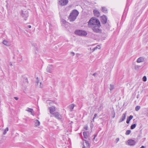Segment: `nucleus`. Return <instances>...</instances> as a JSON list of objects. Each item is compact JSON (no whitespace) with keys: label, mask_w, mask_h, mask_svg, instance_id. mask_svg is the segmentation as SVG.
<instances>
[{"label":"nucleus","mask_w":148,"mask_h":148,"mask_svg":"<svg viewBox=\"0 0 148 148\" xmlns=\"http://www.w3.org/2000/svg\"><path fill=\"white\" fill-rule=\"evenodd\" d=\"M101 24L99 21L94 17L91 18L88 23V27L92 28L93 31L96 33H100L101 30L99 29Z\"/></svg>","instance_id":"nucleus-1"},{"label":"nucleus","mask_w":148,"mask_h":148,"mask_svg":"<svg viewBox=\"0 0 148 148\" xmlns=\"http://www.w3.org/2000/svg\"><path fill=\"white\" fill-rule=\"evenodd\" d=\"M79 14L78 12L76 10H73L70 13L69 17V19L70 21H73L76 18Z\"/></svg>","instance_id":"nucleus-2"},{"label":"nucleus","mask_w":148,"mask_h":148,"mask_svg":"<svg viewBox=\"0 0 148 148\" xmlns=\"http://www.w3.org/2000/svg\"><path fill=\"white\" fill-rule=\"evenodd\" d=\"M75 33L78 35L80 36H86L87 34V32L84 31L80 30H77L75 32Z\"/></svg>","instance_id":"nucleus-3"},{"label":"nucleus","mask_w":148,"mask_h":148,"mask_svg":"<svg viewBox=\"0 0 148 148\" xmlns=\"http://www.w3.org/2000/svg\"><path fill=\"white\" fill-rule=\"evenodd\" d=\"M83 142L82 143L83 145L82 148H90V144L88 141L86 140L83 139Z\"/></svg>","instance_id":"nucleus-4"},{"label":"nucleus","mask_w":148,"mask_h":148,"mask_svg":"<svg viewBox=\"0 0 148 148\" xmlns=\"http://www.w3.org/2000/svg\"><path fill=\"white\" fill-rule=\"evenodd\" d=\"M22 16L24 18V19L26 20L28 16V12L27 11H22L21 14Z\"/></svg>","instance_id":"nucleus-5"},{"label":"nucleus","mask_w":148,"mask_h":148,"mask_svg":"<svg viewBox=\"0 0 148 148\" xmlns=\"http://www.w3.org/2000/svg\"><path fill=\"white\" fill-rule=\"evenodd\" d=\"M52 114L56 118L60 120L62 118L61 115H60V114L57 112H53L52 113Z\"/></svg>","instance_id":"nucleus-6"},{"label":"nucleus","mask_w":148,"mask_h":148,"mask_svg":"<svg viewBox=\"0 0 148 148\" xmlns=\"http://www.w3.org/2000/svg\"><path fill=\"white\" fill-rule=\"evenodd\" d=\"M68 2V0H60L59 1V4L61 6L66 5Z\"/></svg>","instance_id":"nucleus-7"},{"label":"nucleus","mask_w":148,"mask_h":148,"mask_svg":"<svg viewBox=\"0 0 148 148\" xmlns=\"http://www.w3.org/2000/svg\"><path fill=\"white\" fill-rule=\"evenodd\" d=\"M53 67L52 65H49L46 69L47 71V72L51 73L53 71Z\"/></svg>","instance_id":"nucleus-8"},{"label":"nucleus","mask_w":148,"mask_h":148,"mask_svg":"<svg viewBox=\"0 0 148 148\" xmlns=\"http://www.w3.org/2000/svg\"><path fill=\"white\" fill-rule=\"evenodd\" d=\"M107 18L105 15H103L101 17V21L102 23L105 24L107 22Z\"/></svg>","instance_id":"nucleus-9"},{"label":"nucleus","mask_w":148,"mask_h":148,"mask_svg":"<svg viewBox=\"0 0 148 148\" xmlns=\"http://www.w3.org/2000/svg\"><path fill=\"white\" fill-rule=\"evenodd\" d=\"M127 144L130 145H134L136 143L135 140L131 139L127 141Z\"/></svg>","instance_id":"nucleus-10"},{"label":"nucleus","mask_w":148,"mask_h":148,"mask_svg":"<svg viewBox=\"0 0 148 148\" xmlns=\"http://www.w3.org/2000/svg\"><path fill=\"white\" fill-rule=\"evenodd\" d=\"M126 112H125V113L123 114L121 118L119 120V123H120L123 121L125 119L126 117Z\"/></svg>","instance_id":"nucleus-11"},{"label":"nucleus","mask_w":148,"mask_h":148,"mask_svg":"<svg viewBox=\"0 0 148 148\" xmlns=\"http://www.w3.org/2000/svg\"><path fill=\"white\" fill-rule=\"evenodd\" d=\"M26 111L31 113V114L33 116H34V112L33 110L32 109L27 108Z\"/></svg>","instance_id":"nucleus-12"},{"label":"nucleus","mask_w":148,"mask_h":148,"mask_svg":"<svg viewBox=\"0 0 148 148\" xmlns=\"http://www.w3.org/2000/svg\"><path fill=\"white\" fill-rule=\"evenodd\" d=\"M93 12L94 15L97 17H99L100 16V14L99 11L97 10H95L93 11Z\"/></svg>","instance_id":"nucleus-13"},{"label":"nucleus","mask_w":148,"mask_h":148,"mask_svg":"<svg viewBox=\"0 0 148 148\" xmlns=\"http://www.w3.org/2000/svg\"><path fill=\"white\" fill-rule=\"evenodd\" d=\"M49 110L50 113L52 114V113H53V112H55L56 110L55 107L53 106H52L49 108Z\"/></svg>","instance_id":"nucleus-14"},{"label":"nucleus","mask_w":148,"mask_h":148,"mask_svg":"<svg viewBox=\"0 0 148 148\" xmlns=\"http://www.w3.org/2000/svg\"><path fill=\"white\" fill-rule=\"evenodd\" d=\"M3 43L5 45L8 46H9L11 45V43L10 42L8 41L5 40H4L3 41Z\"/></svg>","instance_id":"nucleus-15"},{"label":"nucleus","mask_w":148,"mask_h":148,"mask_svg":"<svg viewBox=\"0 0 148 148\" xmlns=\"http://www.w3.org/2000/svg\"><path fill=\"white\" fill-rule=\"evenodd\" d=\"M145 60L144 58L143 57H140L138 58L136 61L138 63H140L143 62Z\"/></svg>","instance_id":"nucleus-16"},{"label":"nucleus","mask_w":148,"mask_h":148,"mask_svg":"<svg viewBox=\"0 0 148 148\" xmlns=\"http://www.w3.org/2000/svg\"><path fill=\"white\" fill-rule=\"evenodd\" d=\"M101 10L104 13H107L108 12V10L106 7H102Z\"/></svg>","instance_id":"nucleus-17"},{"label":"nucleus","mask_w":148,"mask_h":148,"mask_svg":"<svg viewBox=\"0 0 148 148\" xmlns=\"http://www.w3.org/2000/svg\"><path fill=\"white\" fill-rule=\"evenodd\" d=\"M133 116L132 115H130L127 118L126 123L128 124L129 123L130 121L133 118Z\"/></svg>","instance_id":"nucleus-18"},{"label":"nucleus","mask_w":148,"mask_h":148,"mask_svg":"<svg viewBox=\"0 0 148 148\" xmlns=\"http://www.w3.org/2000/svg\"><path fill=\"white\" fill-rule=\"evenodd\" d=\"M35 125L36 126H38L40 125V122L39 121L37 120H36L34 121Z\"/></svg>","instance_id":"nucleus-19"},{"label":"nucleus","mask_w":148,"mask_h":148,"mask_svg":"<svg viewBox=\"0 0 148 148\" xmlns=\"http://www.w3.org/2000/svg\"><path fill=\"white\" fill-rule=\"evenodd\" d=\"M83 135L84 138L86 139L87 138H88V135L86 132H84L83 133Z\"/></svg>","instance_id":"nucleus-20"},{"label":"nucleus","mask_w":148,"mask_h":148,"mask_svg":"<svg viewBox=\"0 0 148 148\" xmlns=\"http://www.w3.org/2000/svg\"><path fill=\"white\" fill-rule=\"evenodd\" d=\"M71 111H72L74 107V105L73 104L70 105L69 106Z\"/></svg>","instance_id":"nucleus-21"},{"label":"nucleus","mask_w":148,"mask_h":148,"mask_svg":"<svg viewBox=\"0 0 148 148\" xmlns=\"http://www.w3.org/2000/svg\"><path fill=\"white\" fill-rule=\"evenodd\" d=\"M136 126V124H134L132 125L131 126V129H133L135 128Z\"/></svg>","instance_id":"nucleus-22"},{"label":"nucleus","mask_w":148,"mask_h":148,"mask_svg":"<svg viewBox=\"0 0 148 148\" xmlns=\"http://www.w3.org/2000/svg\"><path fill=\"white\" fill-rule=\"evenodd\" d=\"M110 91H112L114 89V86L112 84H110Z\"/></svg>","instance_id":"nucleus-23"},{"label":"nucleus","mask_w":148,"mask_h":148,"mask_svg":"<svg viewBox=\"0 0 148 148\" xmlns=\"http://www.w3.org/2000/svg\"><path fill=\"white\" fill-rule=\"evenodd\" d=\"M8 127H6L5 129V130H4V132L3 133V134H4V135H5L6 134V133H7V132L8 131Z\"/></svg>","instance_id":"nucleus-24"},{"label":"nucleus","mask_w":148,"mask_h":148,"mask_svg":"<svg viewBox=\"0 0 148 148\" xmlns=\"http://www.w3.org/2000/svg\"><path fill=\"white\" fill-rule=\"evenodd\" d=\"M140 106H137L135 107V110L137 111H138L140 108Z\"/></svg>","instance_id":"nucleus-25"},{"label":"nucleus","mask_w":148,"mask_h":148,"mask_svg":"<svg viewBox=\"0 0 148 148\" xmlns=\"http://www.w3.org/2000/svg\"><path fill=\"white\" fill-rule=\"evenodd\" d=\"M131 131L130 130H127L126 131L125 133V134L126 135H128L131 133Z\"/></svg>","instance_id":"nucleus-26"},{"label":"nucleus","mask_w":148,"mask_h":148,"mask_svg":"<svg viewBox=\"0 0 148 148\" xmlns=\"http://www.w3.org/2000/svg\"><path fill=\"white\" fill-rule=\"evenodd\" d=\"M141 67V66L139 65H136L135 66V69H138Z\"/></svg>","instance_id":"nucleus-27"},{"label":"nucleus","mask_w":148,"mask_h":148,"mask_svg":"<svg viewBox=\"0 0 148 148\" xmlns=\"http://www.w3.org/2000/svg\"><path fill=\"white\" fill-rule=\"evenodd\" d=\"M143 80L144 82H145L147 81V78L145 76H144L143 77Z\"/></svg>","instance_id":"nucleus-28"},{"label":"nucleus","mask_w":148,"mask_h":148,"mask_svg":"<svg viewBox=\"0 0 148 148\" xmlns=\"http://www.w3.org/2000/svg\"><path fill=\"white\" fill-rule=\"evenodd\" d=\"M43 87V85L42 84L41 82L40 83V88H42Z\"/></svg>","instance_id":"nucleus-29"},{"label":"nucleus","mask_w":148,"mask_h":148,"mask_svg":"<svg viewBox=\"0 0 148 148\" xmlns=\"http://www.w3.org/2000/svg\"><path fill=\"white\" fill-rule=\"evenodd\" d=\"M119 140V138H117L116 139V143H117Z\"/></svg>","instance_id":"nucleus-30"},{"label":"nucleus","mask_w":148,"mask_h":148,"mask_svg":"<svg viewBox=\"0 0 148 148\" xmlns=\"http://www.w3.org/2000/svg\"><path fill=\"white\" fill-rule=\"evenodd\" d=\"M36 79H37V80L36 81V82L37 84H38V82H39V81L38 80V77H36Z\"/></svg>","instance_id":"nucleus-31"},{"label":"nucleus","mask_w":148,"mask_h":148,"mask_svg":"<svg viewBox=\"0 0 148 148\" xmlns=\"http://www.w3.org/2000/svg\"><path fill=\"white\" fill-rule=\"evenodd\" d=\"M84 129L86 130H88V127L87 126H85L84 127Z\"/></svg>","instance_id":"nucleus-32"},{"label":"nucleus","mask_w":148,"mask_h":148,"mask_svg":"<svg viewBox=\"0 0 148 148\" xmlns=\"http://www.w3.org/2000/svg\"><path fill=\"white\" fill-rule=\"evenodd\" d=\"M97 47V48H98L99 49H100V46L99 45H98L96 47Z\"/></svg>","instance_id":"nucleus-33"},{"label":"nucleus","mask_w":148,"mask_h":148,"mask_svg":"<svg viewBox=\"0 0 148 148\" xmlns=\"http://www.w3.org/2000/svg\"><path fill=\"white\" fill-rule=\"evenodd\" d=\"M97 75V73H94L93 75H92L94 76H96V75Z\"/></svg>","instance_id":"nucleus-34"},{"label":"nucleus","mask_w":148,"mask_h":148,"mask_svg":"<svg viewBox=\"0 0 148 148\" xmlns=\"http://www.w3.org/2000/svg\"><path fill=\"white\" fill-rule=\"evenodd\" d=\"M97 116V115L96 114H94V116L93 117V118H96V117Z\"/></svg>","instance_id":"nucleus-35"},{"label":"nucleus","mask_w":148,"mask_h":148,"mask_svg":"<svg viewBox=\"0 0 148 148\" xmlns=\"http://www.w3.org/2000/svg\"><path fill=\"white\" fill-rule=\"evenodd\" d=\"M96 49H97V47H95L93 49L92 51H94Z\"/></svg>","instance_id":"nucleus-36"},{"label":"nucleus","mask_w":148,"mask_h":148,"mask_svg":"<svg viewBox=\"0 0 148 148\" xmlns=\"http://www.w3.org/2000/svg\"><path fill=\"white\" fill-rule=\"evenodd\" d=\"M14 98L15 99V100H17L18 99V98L16 97H14Z\"/></svg>","instance_id":"nucleus-37"},{"label":"nucleus","mask_w":148,"mask_h":148,"mask_svg":"<svg viewBox=\"0 0 148 148\" xmlns=\"http://www.w3.org/2000/svg\"><path fill=\"white\" fill-rule=\"evenodd\" d=\"M28 28H31V25H28Z\"/></svg>","instance_id":"nucleus-38"},{"label":"nucleus","mask_w":148,"mask_h":148,"mask_svg":"<svg viewBox=\"0 0 148 148\" xmlns=\"http://www.w3.org/2000/svg\"><path fill=\"white\" fill-rule=\"evenodd\" d=\"M140 148H145V147L144 146H142Z\"/></svg>","instance_id":"nucleus-39"},{"label":"nucleus","mask_w":148,"mask_h":148,"mask_svg":"<svg viewBox=\"0 0 148 148\" xmlns=\"http://www.w3.org/2000/svg\"><path fill=\"white\" fill-rule=\"evenodd\" d=\"M25 81L27 82V83H28V80H27V78H25Z\"/></svg>","instance_id":"nucleus-40"},{"label":"nucleus","mask_w":148,"mask_h":148,"mask_svg":"<svg viewBox=\"0 0 148 148\" xmlns=\"http://www.w3.org/2000/svg\"><path fill=\"white\" fill-rule=\"evenodd\" d=\"M95 119V118H93L92 119V121L93 122H94V119Z\"/></svg>","instance_id":"nucleus-41"},{"label":"nucleus","mask_w":148,"mask_h":148,"mask_svg":"<svg viewBox=\"0 0 148 148\" xmlns=\"http://www.w3.org/2000/svg\"><path fill=\"white\" fill-rule=\"evenodd\" d=\"M115 113L114 112V116L113 117V118H114L115 117Z\"/></svg>","instance_id":"nucleus-42"},{"label":"nucleus","mask_w":148,"mask_h":148,"mask_svg":"<svg viewBox=\"0 0 148 148\" xmlns=\"http://www.w3.org/2000/svg\"><path fill=\"white\" fill-rule=\"evenodd\" d=\"M97 134H95L94 135V137L96 138V137L97 136Z\"/></svg>","instance_id":"nucleus-43"},{"label":"nucleus","mask_w":148,"mask_h":148,"mask_svg":"<svg viewBox=\"0 0 148 148\" xmlns=\"http://www.w3.org/2000/svg\"><path fill=\"white\" fill-rule=\"evenodd\" d=\"M10 65L12 66V63H10Z\"/></svg>","instance_id":"nucleus-44"},{"label":"nucleus","mask_w":148,"mask_h":148,"mask_svg":"<svg viewBox=\"0 0 148 148\" xmlns=\"http://www.w3.org/2000/svg\"><path fill=\"white\" fill-rule=\"evenodd\" d=\"M71 53L73 54V56H74V55H75V54H74V52H71Z\"/></svg>","instance_id":"nucleus-45"},{"label":"nucleus","mask_w":148,"mask_h":148,"mask_svg":"<svg viewBox=\"0 0 148 148\" xmlns=\"http://www.w3.org/2000/svg\"><path fill=\"white\" fill-rule=\"evenodd\" d=\"M63 22H64V23H65L66 22V21L64 20L63 21Z\"/></svg>","instance_id":"nucleus-46"},{"label":"nucleus","mask_w":148,"mask_h":148,"mask_svg":"<svg viewBox=\"0 0 148 148\" xmlns=\"http://www.w3.org/2000/svg\"><path fill=\"white\" fill-rule=\"evenodd\" d=\"M95 138L94 137L93 138V140H94L95 139Z\"/></svg>","instance_id":"nucleus-47"}]
</instances>
